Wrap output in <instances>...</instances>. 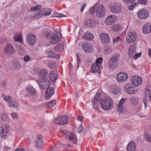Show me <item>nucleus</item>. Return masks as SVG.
Masks as SVG:
<instances>
[{"label":"nucleus","instance_id":"nucleus-1","mask_svg":"<svg viewBox=\"0 0 151 151\" xmlns=\"http://www.w3.org/2000/svg\"><path fill=\"white\" fill-rule=\"evenodd\" d=\"M42 7L41 5L39 4L31 7L29 10V12L31 13H29L26 18L29 19H30L38 14L40 15V10Z\"/></svg>","mask_w":151,"mask_h":151},{"label":"nucleus","instance_id":"nucleus-2","mask_svg":"<svg viewBox=\"0 0 151 151\" xmlns=\"http://www.w3.org/2000/svg\"><path fill=\"white\" fill-rule=\"evenodd\" d=\"M111 99L110 97H103L100 100V102L102 108L104 110L110 108L111 106Z\"/></svg>","mask_w":151,"mask_h":151},{"label":"nucleus","instance_id":"nucleus-3","mask_svg":"<svg viewBox=\"0 0 151 151\" xmlns=\"http://www.w3.org/2000/svg\"><path fill=\"white\" fill-rule=\"evenodd\" d=\"M37 82L40 88L42 89H46L50 85L49 80L44 77L40 78L37 80Z\"/></svg>","mask_w":151,"mask_h":151},{"label":"nucleus","instance_id":"nucleus-4","mask_svg":"<svg viewBox=\"0 0 151 151\" xmlns=\"http://www.w3.org/2000/svg\"><path fill=\"white\" fill-rule=\"evenodd\" d=\"M68 122V119L66 115L60 116L56 118L54 121L55 123L59 125L66 124Z\"/></svg>","mask_w":151,"mask_h":151},{"label":"nucleus","instance_id":"nucleus-5","mask_svg":"<svg viewBox=\"0 0 151 151\" xmlns=\"http://www.w3.org/2000/svg\"><path fill=\"white\" fill-rule=\"evenodd\" d=\"M109 7L111 12L114 14L120 13L122 10L121 6L116 3H113L110 4Z\"/></svg>","mask_w":151,"mask_h":151},{"label":"nucleus","instance_id":"nucleus-6","mask_svg":"<svg viewBox=\"0 0 151 151\" xmlns=\"http://www.w3.org/2000/svg\"><path fill=\"white\" fill-rule=\"evenodd\" d=\"M106 14L105 9L103 5H100L97 7L96 11V17L99 18L103 17Z\"/></svg>","mask_w":151,"mask_h":151},{"label":"nucleus","instance_id":"nucleus-7","mask_svg":"<svg viewBox=\"0 0 151 151\" xmlns=\"http://www.w3.org/2000/svg\"><path fill=\"white\" fill-rule=\"evenodd\" d=\"M138 17L142 19H145L147 18L149 16L148 11L145 9H142L139 10L137 13Z\"/></svg>","mask_w":151,"mask_h":151},{"label":"nucleus","instance_id":"nucleus-8","mask_svg":"<svg viewBox=\"0 0 151 151\" xmlns=\"http://www.w3.org/2000/svg\"><path fill=\"white\" fill-rule=\"evenodd\" d=\"M4 51L5 53L8 55H14L15 50L11 44H7L5 47Z\"/></svg>","mask_w":151,"mask_h":151},{"label":"nucleus","instance_id":"nucleus-9","mask_svg":"<svg viewBox=\"0 0 151 151\" xmlns=\"http://www.w3.org/2000/svg\"><path fill=\"white\" fill-rule=\"evenodd\" d=\"M61 37L60 34L58 32H54L50 38V42L52 44L58 43L60 40Z\"/></svg>","mask_w":151,"mask_h":151},{"label":"nucleus","instance_id":"nucleus-10","mask_svg":"<svg viewBox=\"0 0 151 151\" xmlns=\"http://www.w3.org/2000/svg\"><path fill=\"white\" fill-rule=\"evenodd\" d=\"M43 136L40 134L37 135L36 140L35 142V146L36 147L40 149H42L43 147Z\"/></svg>","mask_w":151,"mask_h":151},{"label":"nucleus","instance_id":"nucleus-11","mask_svg":"<svg viewBox=\"0 0 151 151\" xmlns=\"http://www.w3.org/2000/svg\"><path fill=\"white\" fill-rule=\"evenodd\" d=\"M126 40L128 43H132L134 42L137 38V35L135 33L130 32L128 33L126 36Z\"/></svg>","mask_w":151,"mask_h":151},{"label":"nucleus","instance_id":"nucleus-12","mask_svg":"<svg viewBox=\"0 0 151 151\" xmlns=\"http://www.w3.org/2000/svg\"><path fill=\"white\" fill-rule=\"evenodd\" d=\"M125 91L129 94H133L136 92L135 87L130 83L126 84L124 86Z\"/></svg>","mask_w":151,"mask_h":151},{"label":"nucleus","instance_id":"nucleus-13","mask_svg":"<svg viewBox=\"0 0 151 151\" xmlns=\"http://www.w3.org/2000/svg\"><path fill=\"white\" fill-rule=\"evenodd\" d=\"M131 81L133 85L138 86L140 85L142 82V78L138 76H134L131 79Z\"/></svg>","mask_w":151,"mask_h":151},{"label":"nucleus","instance_id":"nucleus-14","mask_svg":"<svg viewBox=\"0 0 151 151\" xmlns=\"http://www.w3.org/2000/svg\"><path fill=\"white\" fill-rule=\"evenodd\" d=\"M100 98V96L99 95L98 93H97L94 99L91 100L93 106L96 108L98 110H99L98 107Z\"/></svg>","mask_w":151,"mask_h":151},{"label":"nucleus","instance_id":"nucleus-15","mask_svg":"<svg viewBox=\"0 0 151 151\" xmlns=\"http://www.w3.org/2000/svg\"><path fill=\"white\" fill-rule=\"evenodd\" d=\"M116 17L115 15H110L106 18L105 21V23L107 25H111L116 21Z\"/></svg>","mask_w":151,"mask_h":151},{"label":"nucleus","instance_id":"nucleus-16","mask_svg":"<svg viewBox=\"0 0 151 151\" xmlns=\"http://www.w3.org/2000/svg\"><path fill=\"white\" fill-rule=\"evenodd\" d=\"M82 47L84 51L87 53L91 52L93 50V47L90 43H83Z\"/></svg>","mask_w":151,"mask_h":151},{"label":"nucleus","instance_id":"nucleus-17","mask_svg":"<svg viewBox=\"0 0 151 151\" xmlns=\"http://www.w3.org/2000/svg\"><path fill=\"white\" fill-rule=\"evenodd\" d=\"M101 42L104 44H108L110 42V37L107 34L103 33L100 35Z\"/></svg>","mask_w":151,"mask_h":151},{"label":"nucleus","instance_id":"nucleus-18","mask_svg":"<svg viewBox=\"0 0 151 151\" xmlns=\"http://www.w3.org/2000/svg\"><path fill=\"white\" fill-rule=\"evenodd\" d=\"M27 40L30 45H33L36 43V36L33 34H30L27 36Z\"/></svg>","mask_w":151,"mask_h":151},{"label":"nucleus","instance_id":"nucleus-19","mask_svg":"<svg viewBox=\"0 0 151 151\" xmlns=\"http://www.w3.org/2000/svg\"><path fill=\"white\" fill-rule=\"evenodd\" d=\"M118 63L117 61L114 60V58H111L108 61V67L111 69H114L116 68V66L118 65Z\"/></svg>","mask_w":151,"mask_h":151},{"label":"nucleus","instance_id":"nucleus-20","mask_svg":"<svg viewBox=\"0 0 151 151\" xmlns=\"http://www.w3.org/2000/svg\"><path fill=\"white\" fill-rule=\"evenodd\" d=\"M127 78V75L123 73H119L116 76V78L119 82L125 81Z\"/></svg>","mask_w":151,"mask_h":151},{"label":"nucleus","instance_id":"nucleus-21","mask_svg":"<svg viewBox=\"0 0 151 151\" xmlns=\"http://www.w3.org/2000/svg\"><path fill=\"white\" fill-rule=\"evenodd\" d=\"M52 12V10L50 9H44L40 12V16H48Z\"/></svg>","mask_w":151,"mask_h":151},{"label":"nucleus","instance_id":"nucleus-22","mask_svg":"<svg viewBox=\"0 0 151 151\" xmlns=\"http://www.w3.org/2000/svg\"><path fill=\"white\" fill-rule=\"evenodd\" d=\"M55 93L53 88L52 87L48 88L45 92V97L47 99H48Z\"/></svg>","mask_w":151,"mask_h":151},{"label":"nucleus","instance_id":"nucleus-23","mask_svg":"<svg viewBox=\"0 0 151 151\" xmlns=\"http://www.w3.org/2000/svg\"><path fill=\"white\" fill-rule=\"evenodd\" d=\"M150 99H151V90L149 89H148L146 90L145 99H144L143 100V103L145 106V108L147 107V101Z\"/></svg>","mask_w":151,"mask_h":151},{"label":"nucleus","instance_id":"nucleus-24","mask_svg":"<svg viewBox=\"0 0 151 151\" xmlns=\"http://www.w3.org/2000/svg\"><path fill=\"white\" fill-rule=\"evenodd\" d=\"M85 26L87 27H93L96 24L95 21L91 19L87 20L84 22Z\"/></svg>","mask_w":151,"mask_h":151},{"label":"nucleus","instance_id":"nucleus-25","mask_svg":"<svg viewBox=\"0 0 151 151\" xmlns=\"http://www.w3.org/2000/svg\"><path fill=\"white\" fill-rule=\"evenodd\" d=\"M57 71L55 70L53 71H51L50 74V78L51 81L53 83H55L57 79V74L56 73Z\"/></svg>","mask_w":151,"mask_h":151},{"label":"nucleus","instance_id":"nucleus-26","mask_svg":"<svg viewBox=\"0 0 151 151\" xmlns=\"http://www.w3.org/2000/svg\"><path fill=\"white\" fill-rule=\"evenodd\" d=\"M151 31V25L149 23L145 24L142 28V32L145 34H147Z\"/></svg>","mask_w":151,"mask_h":151},{"label":"nucleus","instance_id":"nucleus-27","mask_svg":"<svg viewBox=\"0 0 151 151\" xmlns=\"http://www.w3.org/2000/svg\"><path fill=\"white\" fill-rule=\"evenodd\" d=\"M1 133L0 135L1 137L3 138L7 134V132L8 131V129L7 127L3 126L2 127L0 128Z\"/></svg>","mask_w":151,"mask_h":151},{"label":"nucleus","instance_id":"nucleus-28","mask_svg":"<svg viewBox=\"0 0 151 151\" xmlns=\"http://www.w3.org/2000/svg\"><path fill=\"white\" fill-rule=\"evenodd\" d=\"M136 148V145L132 142L129 143L127 145V151H135Z\"/></svg>","mask_w":151,"mask_h":151},{"label":"nucleus","instance_id":"nucleus-29","mask_svg":"<svg viewBox=\"0 0 151 151\" xmlns=\"http://www.w3.org/2000/svg\"><path fill=\"white\" fill-rule=\"evenodd\" d=\"M26 89L27 92L30 95L35 96L37 94L36 91L31 86L27 87Z\"/></svg>","mask_w":151,"mask_h":151},{"label":"nucleus","instance_id":"nucleus-30","mask_svg":"<svg viewBox=\"0 0 151 151\" xmlns=\"http://www.w3.org/2000/svg\"><path fill=\"white\" fill-rule=\"evenodd\" d=\"M14 38L16 42L18 41L22 43V35L20 33H17L15 34L14 35Z\"/></svg>","mask_w":151,"mask_h":151},{"label":"nucleus","instance_id":"nucleus-31","mask_svg":"<svg viewBox=\"0 0 151 151\" xmlns=\"http://www.w3.org/2000/svg\"><path fill=\"white\" fill-rule=\"evenodd\" d=\"M70 133V134L69 137V140L70 141H72L73 143L76 144L77 143V140L76 136L73 133Z\"/></svg>","mask_w":151,"mask_h":151},{"label":"nucleus","instance_id":"nucleus-32","mask_svg":"<svg viewBox=\"0 0 151 151\" xmlns=\"http://www.w3.org/2000/svg\"><path fill=\"white\" fill-rule=\"evenodd\" d=\"M100 66L94 63L91 66V70L93 73L97 72L100 68Z\"/></svg>","mask_w":151,"mask_h":151},{"label":"nucleus","instance_id":"nucleus-33","mask_svg":"<svg viewBox=\"0 0 151 151\" xmlns=\"http://www.w3.org/2000/svg\"><path fill=\"white\" fill-rule=\"evenodd\" d=\"M83 38L85 39L91 40L93 39V35L90 32H86L84 34Z\"/></svg>","mask_w":151,"mask_h":151},{"label":"nucleus","instance_id":"nucleus-34","mask_svg":"<svg viewBox=\"0 0 151 151\" xmlns=\"http://www.w3.org/2000/svg\"><path fill=\"white\" fill-rule=\"evenodd\" d=\"M8 105L16 109H17L19 106L17 102L12 101H10L8 103Z\"/></svg>","mask_w":151,"mask_h":151},{"label":"nucleus","instance_id":"nucleus-35","mask_svg":"<svg viewBox=\"0 0 151 151\" xmlns=\"http://www.w3.org/2000/svg\"><path fill=\"white\" fill-rule=\"evenodd\" d=\"M47 54L50 57L56 58L57 59H59L60 58V55H56L52 50L47 51Z\"/></svg>","mask_w":151,"mask_h":151},{"label":"nucleus","instance_id":"nucleus-36","mask_svg":"<svg viewBox=\"0 0 151 151\" xmlns=\"http://www.w3.org/2000/svg\"><path fill=\"white\" fill-rule=\"evenodd\" d=\"M57 101L56 100H54L51 101L47 104H46V106L48 108H51L56 103Z\"/></svg>","mask_w":151,"mask_h":151},{"label":"nucleus","instance_id":"nucleus-37","mask_svg":"<svg viewBox=\"0 0 151 151\" xmlns=\"http://www.w3.org/2000/svg\"><path fill=\"white\" fill-rule=\"evenodd\" d=\"M48 71L46 69H43L41 70L40 72V75L41 76L45 77L48 74Z\"/></svg>","mask_w":151,"mask_h":151},{"label":"nucleus","instance_id":"nucleus-38","mask_svg":"<svg viewBox=\"0 0 151 151\" xmlns=\"http://www.w3.org/2000/svg\"><path fill=\"white\" fill-rule=\"evenodd\" d=\"M97 4H96L89 9V13L91 14L92 15L95 13V10L97 9Z\"/></svg>","mask_w":151,"mask_h":151},{"label":"nucleus","instance_id":"nucleus-39","mask_svg":"<svg viewBox=\"0 0 151 151\" xmlns=\"http://www.w3.org/2000/svg\"><path fill=\"white\" fill-rule=\"evenodd\" d=\"M105 54H108L111 53L112 52V48L109 46H106L104 48Z\"/></svg>","mask_w":151,"mask_h":151},{"label":"nucleus","instance_id":"nucleus-40","mask_svg":"<svg viewBox=\"0 0 151 151\" xmlns=\"http://www.w3.org/2000/svg\"><path fill=\"white\" fill-rule=\"evenodd\" d=\"M52 32L50 31L46 32L44 33V36L45 38L47 39H49L51 38L52 34Z\"/></svg>","mask_w":151,"mask_h":151},{"label":"nucleus","instance_id":"nucleus-41","mask_svg":"<svg viewBox=\"0 0 151 151\" xmlns=\"http://www.w3.org/2000/svg\"><path fill=\"white\" fill-rule=\"evenodd\" d=\"M63 48V45L61 44L57 45L54 48L55 50L58 51H60Z\"/></svg>","mask_w":151,"mask_h":151},{"label":"nucleus","instance_id":"nucleus-42","mask_svg":"<svg viewBox=\"0 0 151 151\" xmlns=\"http://www.w3.org/2000/svg\"><path fill=\"white\" fill-rule=\"evenodd\" d=\"M139 101V99L136 97H133L130 99L131 102L133 104H136Z\"/></svg>","mask_w":151,"mask_h":151},{"label":"nucleus","instance_id":"nucleus-43","mask_svg":"<svg viewBox=\"0 0 151 151\" xmlns=\"http://www.w3.org/2000/svg\"><path fill=\"white\" fill-rule=\"evenodd\" d=\"M136 50H129L128 54L129 56L131 58H134V55L136 53Z\"/></svg>","mask_w":151,"mask_h":151},{"label":"nucleus","instance_id":"nucleus-44","mask_svg":"<svg viewBox=\"0 0 151 151\" xmlns=\"http://www.w3.org/2000/svg\"><path fill=\"white\" fill-rule=\"evenodd\" d=\"M66 17L65 15L63 14H55L52 16V17H58L60 18L61 17Z\"/></svg>","mask_w":151,"mask_h":151},{"label":"nucleus","instance_id":"nucleus-45","mask_svg":"<svg viewBox=\"0 0 151 151\" xmlns=\"http://www.w3.org/2000/svg\"><path fill=\"white\" fill-rule=\"evenodd\" d=\"M120 57V55L118 53H116L114 54V56L111 57L112 58H114V60H116L118 62V60L119 58Z\"/></svg>","mask_w":151,"mask_h":151},{"label":"nucleus","instance_id":"nucleus-46","mask_svg":"<svg viewBox=\"0 0 151 151\" xmlns=\"http://www.w3.org/2000/svg\"><path fill=\"white\" fill-rule=\"evenodd\" d=\"M2 119L4 121H7L8 119V117L6 113H4L1 116Z\"/></svg>","mask_w":151,"mask_h":151},{"label":"nucleus","instance_id":"nucleus-47","mask_svg":"<svg viewBox=\"0 0 151 151\" xmlns=\"http://www.w3.org/2000/svg\"><path fill=\"white\" fill-rule=\"evenodd\" d=\"M20 64L18 62H14L13 64V66L14 68L16 69H18L20 68Z\"/></svg>","mask_w":151,"mask_h":151},{"label":"nucleus","instance_id":"nucleus-48","mask_svg":"<svg viewBox=\"0 0 151 151\" xmlns=\"http://www.w3.org/2000/svg\"><path fill=\"white\" fill-rule=\"evenodd\" d=\"M144 138L146 140L151 142V135L147 134H145L144 136Z\"/></svg>","mask_w":151,"mask_h":151},{"label":"nucleus","instance_id":"nucleus-49","mask_svg":"<svg viewBox=\"0 0 151 151\" xmlns=\"http://www.w3.org/2000/svg\"><path fill=\"white\" fill-rule=\"evenodd\" d=\"M48 65L49 67L50 68L53 69L55 68V65L53 62L52 61H49L48 63Z\"/></svg>","mask_w":151,"mask_h":151},{"label":"nucleus","instance_id":"nucleus-50","mask_svg":"<svg viewBox=\"0 0 151 151\" xmlns=\"http://www.w3.org/2000/svg\"><path fill=\"white\" fill-rule=\"evenodd\" d=\"M103 59L102 58L99 57L96 60V64H97L98 65H99L101 66V63L102 62Z\"/></svg>","mask_w":151,"mask_h":151},{"label":"nucleus","instance_id":"nucleus-51","mask_svg":"<svg viewBox=\"0 0 151 151\" xmlns=\"http://www.w3.org/2000/svg\"><path fill=\"white\" fill-rule=\"evenodd\" d=\"M120 91V89L119 87H114V91L113 92L114 94H117Z\"/></svg>","mask_w":151,"mask_h":151},{"label":"nucleus","instance_id":"nucleus-52","mask_svg":"<svg viewBox=\"0 0 151 151\" xmlns=\"http://www.w3.org/2000/svg\"><path fill=\"white\" fill-rule=\"evenodd\" d=\"M126 100L125 99L122 98L119 101L118 106L122 107L123 104L125 102Z\"/></svg>","mask_w":151,"mask_h":151},{"label":"nucleus","instance_id":"nucleus-53","mask_svg":"<svg viewBox=\"0 0 151 151\" xmlns=\"http://www.w3.org/2000/svg\"><path fill=\"white\" fill-rule=\"evenodd\" d=\"M23 60L26 62H27L31 60V58L29 56L26 55L24 57Z\"/></svg>","mask_w":151,"mask_h":151},{"label":"nucleus","instance_id":"nucleus-54","mask_svg":"<svg viewBox=\"0 0 151 151\" xmlns=\"http://www.w3.org/2000/svg\"><path fill=\"white\" fill-rule=\"evenodd\" d=\"M148 0H138V2L141 4H146Z\"/></svg>","mask_w":151,"mask_h":151},{"label":"nucleus","instance_id":"nucleus-55","mask_svg":"<svg viewBox=\"0 0 151 151\" xmlns=\"http://www.w3.org/2000/svg\"><path fill=\"white\" fill-rule=\"evenodd\" d=\"M136 46L134 44L132 45L129 47V50H136Z\"/></svg>","mask_w":151,"mask_h":151},{"label":"nucleus","instance_id":"nucleus-56","mask_svg":"<svg viewBox=\"0 0 151 151\" xmlns=\"http://www.w3.org/2000/svg\"><path fill=\"white\" fill-rule=\"evenodd\" d=\"M16 47L19 51L23 50V48L22 46L19 45L17 44L16 45Z\"/></svg>","mask_w":151,"mask_h":151},{"label":"nucleus","instance_id":"nucleus-57","mask_svg":"<svg viewBox=\"0 0 151 151\" xmlns=\"http://www.w3.org/2000/svg\"><path fill=\"white\" fill-rule=\"evenodd\" d=\"M3 98L6 101H8L9 100L10 101V99H12V98L10 97L9 96H5L4 95H3Z\"/></svg>","mask_w":151,"mask_h":151},{"label":"nucleus","instance_id":"nucleus-58","mask_svg":"<svg viewBox=\"0 0 151 151\" xmlns=\"http://www.w3.org/2000/svg\"><path fill=\"white\" fill-rule=\"evenodd\" d=\"M86 6V4L85 3H84L82 5L81 8V12H83L84 9V8H85V7Z\"/></svg>","mask_w":151,"mask_h":151},{"label":"nucleus","instance_id":"nucleus-59","mask_svg":"<svg viewBox=\"0 0 151 151\" xmlns=\"http://www.w3.org/2000/svg\"><path fill=\"white\" fill-rule=\"evenodd\" d=\"M141 55V53H137L134 56V59H137L138 58L140 57Z\"/></svg>","mask_w":151,"mask_h":151},{"label":"nucleus","instance_id":"nucleus-60","mask_svg":"<svg viewBox=\"0 0 151 151\" xmlns=\"http://www.w3.org/2000/svg\"><path fill=\"white\" fill-rule=\"evenodd\" d=\"M123 110V108H122L121 107H119L118 106V108L117 109V111L119 113H121L122 112Z\"/></svg>","mask_w":151,"mask_h":151},{"label":"nucleus","instance_id":"nucleus-61","mask_svg":"<svg viewBox=\"0 0 151 151\" xmlns=\"http://www.w3.org/2000/svg\"><path fill=\"white\" fill-rule=\"evenodd\" d=\"M11 115L12 117L14 119H15L17 117V114L15 113H13Z\"/></svg>","mask_w":151,"mask_h":151},{"label":"nucleus","instance_id":"nucleus-62","mask_svg":"<svg viewBox=\"0 0 151 151\" xmlns=\"http://www.w3.org/2000/svg\"><path fill=\"white\" fill-rule=\"evenodd\" d=\"M120 38V37H118L117 38H115V39H113V42L114 43H117V42L119 39Z\"/></svg>","mask_w":151,"mask_h":151},{"label":"nucleus","instance_id":"nucleus-63","mask_svg":"<svg viewBox=\"0 0 151 151\" xmlns=\"http://www.w3.org/2000/svg\"><path fill=\"white\" fill-rule=\"evenodd\" d=\"M79 131L78 132L79 133H80L81 132H82V129H83V127L82 126V124H81V125L79 127Z\"/></svg>","mask_w":151,"mask_h":151},{"label":"nucleus","instance_id":"nucleus-64","mask_svg":"<svg viewBox=\"0 0 151 151\" xmlns=\"http://www.w3.org/2000/svg\"><path fill=\"white\" fill-rule=\"evenodd\" d=\"M15 151H25V149L24 148L22 149H17L15 150Z\"/></svg>","mask_w":151,"mask_h":151}]
</instances>
